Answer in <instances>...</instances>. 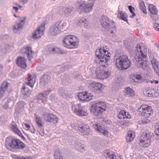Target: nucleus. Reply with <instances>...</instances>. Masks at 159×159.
Masks as SVG:
<instances>
[{
	"label": "nucleus",
	"instance_id": "nucleus-35",
	"mask_svg": "<svg viewBox=\"0 0 159 159\" xmlns=\"http://www.w3.org/2000/svg\"><path fill=\"white\" fill-rule=\"evenodd\" d=\"M21 91L23 96L25 98L28 97L31 93L30 90H28L27 91H26V87L24 84L23 85Z\"/></svg>",
	"mask_w": 159,
	"mask_h": 159
},
{
	"label": "nucleus",
	"instance_id": "nucleus-17",
	"mask_svg": "<svg viewBox=\"0 0 159 159\" xmlns=\"http://www.w3.org/2000/svg\"><path fill=\"white\" fill-rule=\"evenodd\" d=\"M9 128L12 132L20 137L23 139H25V138L22 135L21 131L17 126L15 122L13 121L11 122Z\"/></svg>",
	"mask_w": 159,
	"mask_h": 159
},
{
	"label": "nucleus",
	"instance_id": "nucleus-6",
	"mask_svg": "<svg viewBox=\"0 0 159 159\" xmlns=\"http://www.w3.org/2000/svg\"><path fill=\"white\" fill-rule=\"evenodd\" d=\"M106 105L104 102H99L93 105L91 108V112L95 116L101 117L102 113L106 110Z\"/></svg>",
	"mask_w": 159,
	"mask_h": 159
},
{
	"label": "nucleus",
	"instance_id": "nucleus-24",
	"mask_svg": "<svg viewBox=\"0 0 159 159\" xmlns=\"http://www.w3.org/2000/svg\"><path fill=\"white\" fill-rule=\"evenodd\" d=\"M26 60L23 57H18L16 60V64L21 68H25L27 66Z\"/></svg>",
	"mask_w": 159,
	"mask_h": 159
},
{
	"label": "nucleus",
	"instance_id": "nucleus-28",
	"mask_svg": "<svg viewBox=\"0 0 159 159\" xmlns=\"http://www.w3.org/2000/svg\"><path fill=\"white\" fill-rule=\"evenodd\" d=\"M118 117L120 119L129 118L130 117L129 114L124 110H121L118 113Z\"/></svg>",
	"mask_w": 159,
	"mask_h": 159
},
{
	"label": "nucleus",
	"instance_id": "nucleus-41",
	"mask_svg": "<svg viewBox=\"0 0 159 159\" xmlns=\"http://www.w3.org/2000/svg\"><path fill=\"white\" fill-rule=\"evenodd\" d=\"M93 95L91 94L86 93V94H84V101H89L91 100L92 98Z\"/></svg>",
	"mask_w": 159,
	"mask_h": 159
},
{
	"label": "nucleus",
	"instance_id": "nucleus-18",
	"mask_svg": "<svg viewBox=\"0 0 159 159\" xmlns=\"http://www.w3.org/2000/svg\"><path fill=\"white\" fill-rule=\"evenodd\" d=\"M30 125H32L31 121L29 120H25L22 124V125L23 128L26 131H30L32 133H34L35 130L33 126L30 127Z\"/></svg>",
	"mask_w": 159,
	"mask_h": 159
},
{
	"label": "nucleus",
	"instance_id": "nucleus-22",
	"mask_svg": "<svg viewBox=\"0 0 159 159\" xmlns=\"http://www.w3.org/2000/svg\"><path fill=\"white\" fill-rule=\"evenodd\" d=\"M49 93V91L44 92L43 93H40L37 96V99L40 102L43 103L46 101L48 96Z\"/></svg>",
	"mask_w": 159,
	"mask_h": 159
},
{
	"label": "nucleus",
	"instance_id": "nucleus-7",
	"mask_svg": "<svg viewBox=\"0 0 159 159\" xmlns=\"http://www.w3.org/2000/svg\"><path fill=\"white\" fill-rule=\"evenodd\" d=\"M152 135L148 131L142 132L139 138V144L142 147L148 146L151 144Z\"/></svg>",
	"mask_w": 159,
	"mask_h": 159
},
{
	"label": "nucleus",
	"instance_id": "nucleus-2",
	"mask_svg": "<svg viewBox=\"0 0 159 159\" xmlns=\"http://www.w3.org/2000/svg\"><path fill=\"white\" fill-rule=\"evenodd\" d=\"M141 46L138 44L136 46L135 58L137 62V65L138 67L144 70H147L148 67L149 62L147 61L146 53L143 52L141 49Z\"/></svg>",
	"mask_w": 159,
	"mask_h": 159
},
{
	"label": "nucleus",
	"instance_id": "nucleus-37",
	"mask_svg": "<svg viewBox=\"0 0 159 159\" xmlns=\"http://www.w3.org/2000/svg\"><path fill=\"white\" fill-rule=\"evenodd\" d=\"M119 15L118 16H119V15H120V18L122 20L124 21H126L128 23V20L127 19V16L126 14L122 11H119Z\"/></svg>",
	"mask_w": 159,
	"mask_h": 159
},
{
	"label": "nucleus",
	"instance_id": "nucleus-3",
	"mask_svg": "<svg viewBox=\"0 0 159 159\" xmlns=\"http://www.w3.org/2000/svg\"><path fill=\"white\" fill-rule=\"evenodd\" d=\"M5 146L6 148L10 150L22 149L25 147V144L20 140L10 136L6 139Z\"/></svg>",
	"mask_w": 159,
	"mask_h": 159
},
{
	"label": "nucleus",
	"instance_id": "nucleus-1",
	"mask_svg": "<svg viewBox=\"0 0 159 159\" xmlns=\"http://www.w3.org/2000/svg\"><path fill=\"white\" fill-rule=\"evenodd\" d=\"M114 59L115 60L116 66L120 70H126L131 65V63L128 56L121 53L116 52Z\"/></svg>",
	"mask_w": 159,
	"mask_h": 159
},
{
	"label": "nucleus",
	"instance_id": "nucleus-33",
	"mask_svg": "<svg viewBox=\"0 0 159 159\" xmlns=\"http://www.w3.org/2000/svg\"><path fill=\"white\" fill-rule=\"evenodd\" d=\"M148 11L149 12L153 15H156L157 14V10L156 7L153 4H150L148 6Z\"/></svg>",
	"mask_w": 159,
	"mask_h": 159
},
{
	"label": "nucleus",
	"instance_id": "nucleus-14",
	"mask_svg": "<svg viewBox=\"0 0 159 159\" xmlns=\"http://www.w3.org/2000/svg\"><path fill=\"white\" fill-rule=\"evenodd\" d=\"M45 23L43 22L34 31L32 34V38L34 39H39L43 35L44 31L45 29Z\"/></svg>",
	"mask_w": 159,
	"mask_h": 159
},
{
	"label": "nucleus",
	"instance_id": "nucleus-36",
	"mask_svg": "<svg viewBox=\"0 0 159 159\" xmlns=\"http://www.w3.org/2000/svg\"><path fill=\"white\" fill-rule=\"evenodd\" d=\"M139 7L143 12L145 13H147V11L146 10L144 2L142 0H140L139 2Z\"/></svg>",
	"mask_w": 159,
	"mask_h": 159
},
{
	"label": "nucleus",
	"instance_id": "nucleus-29",
	"mask_svg": "<svg viewBox=\"0 0 159 159\" xmlns=\"http://www.w3.org/2000/svg\"><path fill=\"white\" fill-rule=\"evenodd\" d=\"M135 133L133 131H129L126 137V141L128 143L131 142L135 137Z\"/></svg>",
	"mask_w": 159,
	"mask_h": 159
},
{
	"label": "nucleus",
	"instance_id": "nucleus-13",
	"mask_svg": "<svg viewBox=\"0 0 159 159\" xmlns=\"http://www.w3.org/2000/svg\"><path fill=\"white\" fill-rule=\"evenodd\" d=\"M102 86L100 83L93 82L89 84V89L92 92L97 94L102 91Z\"/></svg>",
	"mask_w": 159,
	"mask_h": 159
},
{
	"label": "nucleus",
	"instance_id": "nucleus-38",
	"mask_svg": "<svg viewBox=\"0 0 159 159\" xmlns=\"http://www.w3.org/2000/svg\"><path fill=\"white\" fill-rule=\"evenodd\" d=\"M35 121L38 127L40 128L43 127L44 123L43 122L41 118L36 116Z\"/></svg>",
	"mask_w": 159,
	"mask_h": 159
},
{
	"label": "nucleus",
	"instance_id": "nucleus-45",
	"mask_svg": "<svg viewBox=\"0 0 159 159\" xmlns=\"http://www.w3.org/2000/svg\"><path fill=\"white\" fill-rule=\"evenodd\" d=\"M84 94H86L85 92H83L80 93L78 94V97L79 98V99L80 100L84 101V99H85L84 98Z\"/></svg>",
	"mask_w": 159,
	"mask_h": 159
},
{
	"label": "nucleus",
	"instance_id": "nucleus-27",
	"mask_svg": "<svg viewBox=\"0 0 159 159\" xmlns=\"http://www.w3.org/2000/svg\"><path fill=\"white\" fill-rule=\"evenodd\" d=\"M151 62L155 72L158 75H159V63L156 59L152 58L151 60Z\"/></svg>",
	"mask_w": 159,
	"mask_h": 159
},
{
	"label": "nucleus",
	"instance_id": "nucleus-21",
	"mask_svg": "<svg viewBox=\"0 0 159 159\" xmlns=\"http://www.w3.org/2000/svg\"><path fill=\"white\" fill-rule=\"evenodd\" d=\"M22 52H24L26 55L27 59L29 60H30L33 57L34 54L32 51V48L30 46H27L24 48L22 49Z\"/></svg>",
	"mask_w": 159,
	"mask_h": 159
},
{
	"label": "nucleus",
	"instance_id": "nucleus-54",
	"mask_svg": "<svg viewBox=\"0 0 159 159\" xmlns=\"http://www.w3.org/2000/svg\"><path fill=\"white\" fill-rule=\"evenodd\" d=\"M149 81L151 83H152L153 82H154L156 84H158L159 82L157 80H154V81L153 80H150Z\"/></svg>",
	"mask_w": 159,
	"mask_h": 159
},
{
	"label": "nucleus",
	"instance_id": "nucleus-25",
	"mask_svg": "<svg viewBox=\"0 0 159 159\" xmlns=\"http://www.w3.org/2000/svg\"><path fill=\"white\" fill-rule=\"evenodd\" d=\"M9 84L6 81H4L2 83L0 88V98L6 94Z\"/></svg>",
	"mask_w": 159,
	"mask_h": 159
},
{
	"label": "nucleus",
	"instance_id": "nucleus-43",
	"mask_svg": "<svg viewBox=\"0 0 159 159\" xmlns=\"http://www.w3.org/2000/svg\"><path fill=\"white\" fill-rule=\"evenodd\" d=\"M156 129L155 131L156 136L155 138L156 140H159V123L156 125Z\"/></svg>",
	"mask_w": 159,
	"mask_h": 159
},
{
	"label": "nucleus",
	"instance_id": "nucleus-40",
	"mask_svg": "<svg viewBox=\"0 0 159 159\" xmlns=\"http://www.w3.org/2000/svg\"><path fill=\"white\" fill-rule=\"evenodd\" d=\"M75 148L76 150H79L80 152L84 151V145L80 143H77L75 145Z\"/></svg>",
	"mask_w": 159,
	"mask_h": 159
},
{
	"label": "nucleus",
	"instance_id": "nucleus-57",
	"mask_svg": "<svg viewBox=\"0 0 159 159\" xmlns=\"http://www.w3.org/2000/svg\"><path fill=\"white\" fill-rule=\"evenodd\" d=\"M24 157L23 156L18 157H16V159H24Z\"/></svg>",
	"mask_w": 159,
	"mask_h": 159
},
{
	"label": "nucleus",
	"instance_id": "nucleus-12",
	"mask_svg": "<svg viewBox=\"0 0 159 159\" xmlns=\"http://www.w3.org/2000/svg\"><path fill=\"white\" fill-rule=\"evenodd\" d=\"M72 110L77 115L79 116H86L88 115L87 111L84 110V107L80 104L73 106Z\"/></svg>",
	"mask_w": 159,
	"mask_h": 159
},
{
	"label": "nucleus",
	"instance_id": "nucleus-46",
	"mask_svg": "<svg viewBox=\"0 0 159 159\" xmlns=\"http://www.w3.org/2000/svg\"><path fill=\"white\" fill-rule=\"evenodd\" d=\"M130 12L132 14V16H130V17L131 18L133 17L134 16H135V13L134 12V11L135 9L134 7L131 6H128Z\"/></svg>",
	"mask_w": 159,
	"mask_h": 159
},
{
	"label": "nucleus",
	"instance_id": "nucleus-59",
	"mask_svg": "<svg viewBox=\"0 0 159 159\" xmlns=\"http://www.w3.org/2000/svg\"><path fill=\"white\" fill-rule=\"evenodd\" d=\"M155 45L159 50V44L155 43Z\"/></svg>",
	"mask_w": 159,
	"mask_h": 159
},
{
	"label": "nucleus",
	"instance_id": "nucleus-62",
	"mask_svg": "<svg viewBox=\"0 0 159 159\" xmlns=\"http://www.w3.org/2000/svg\"><path fill=\"white\" fill-rule=\"evenodd\" d=\"M14 16L15 17H17V20L18 19V16H17L15 14H14ZM18 17H20L19 16H18Z\"/></svg>",
	"mask_w": 159,
	"mask_h": 159
},
{
	"label": "nucleus",
	"instance_id": "nucleus-30",
	"mask_svg": "<svg viewBox=\"0 0 159 159\" xmlns=\"http://www.w3.org/2000/svg\"><path fill=\"white\" fill-rule=\"evenodd\" d=\"M73 7L71 6L64 7L63 9V14L66 16H70L71 15V12L73 10Z\"/></svg>",
	"mask_w": 159,
	"mask_h": 159
},
{
	"label": "nucleus",
	"instance_id": "nucleus-56",
	"mask_svg": "<svg viewBox=\"0 0 159 159\" xmlns=\"http://www.w3.org/2000/svg\"><path fill=\"white\" fill-rule=\"evenodd\" d=\"M24 159H33V158L31 156L27 157H25Z\"/></svg>",
	"mask_w": 159,
	"mask_h": 159
},
{
	"label": "nucleus",
	"instance_id": "nucleus-60",
	"mask_svg": "<svg viewBox=\"0 0 159 159\" xmlns=\"http://www.w3.org/2000/svg\"><path fill=\"white\" fill-rule=\"evenodd\" d=\"M24 3H26L27 2L28 0H21Z\"/></svg>",
	"mask_w": 159,
	"mask_h": 159
},
{
	"label": "nucleus",
	"instance_id": "nucleus-47",
	"mask_svg": "<svg viewBox=\"0 0 159 159\" xmlns=\"http://www.w3.org/2000/svg\"><path fill=\"white\" fill-rule=\"evenodd\" d=\"M25 103L23 101H20L18 103V107L20 108H23Z\"/></svg>",
	"mask_w": 159,
	"mask_h": 159
},
{
	"label": "nucleus",
	"instance_id": "nucleus-52",
	"mask_svg": "<svg viewBox=\"0 0 159 159\" xmlns=\"http://www.w3.org/2000/svg\"><path fill=\"white\" fill-rule=\"evenodd\" d=\"M136 78L137 80H141L142 79V77L140 74H137L136 75Z\"/></svg>",
	"mask_w": 159,
	"mask_h": 159
},
{
	"label": "nucleus",
	"instance_id": "nucleus-32",
	"mask_svg": "<svg viewBox=\"0 0 159 159\" xmlns=\"http://www.w3.org/2000/svg\"><path fill=\"white\" fill-rule=\"evenodd\" d=\"M105 157L107 158H110V159H113L114 155L112 152L108 149L106 150L104 152Z\"/></svg>",
	"mask_w": 159,
	"mask_h": 159
},
{
	"label": "nucleus",
	"instance_id": "nucleus-34",
	"mask_svg": "<svg viewBox=\"0 0 159 159\" xmlns=\"http://www.w3.org/2000/svg\"><path fill=\"white\" fill-rule=\"evenodd\" d=\"M78 22L80 24L86 28L89 24V21L85 18H82L79 19Z\"/></svg>",
	"mask_w": 159,
	"mask_h": 159
},
{
	"label": "nucleus",
	"instance_id": "nucleus-55",
	"mask_svg": "<svg viewBox=\"0 0 159 159\" xmlns=\"http://www.w3.org/2000/svg\"><path fill=\"white\" fill-rule=\"evenodd\" d=\"M127 123L126 121H123V122H121V125H125L126 126L127 125Z\"/></svg>",
	"mask_w": 159,
	"mask_h": 159
},
{
	"label": "nucleus",
	"instance_id": "nucleus-61",
	"mask_svg": "<svg viewBox=\"0 0 159 159\" xmlns=\"http://www.w3.org/2000/svg\"><path fill=\"white\" fill-rule=\"evenodd\" d=\"M11 101V99L10 98H8L7 100L8 103L10 102Z\"/></svg>",
	"mask_w": 159,
	"mask_h": 159
},
{
	"label": "nucleus",
	"instance_id": "nucleus-48",
	"mask_svg": "<svg viewBox=\"0 0 159 159\" xmlns=\"http://www.w3.org/2000/svg\"><path fill=\"white\" fill-rule=\"evenodd\" d=\"M150 120L148 119H144L142 120L141 124L143 125L146 124L150 122Z\"/></svg>",
	"mask_w": 159,
	"mask_h": 159
},
{
	"label": "nucleus",
	"instance_id": "nucleus-19",
	"mask_svg": "<svg viewBox=\"0 0 159 159\" xmlns=\"http://www.w3.org/2000/svg\"><path fill=\"white\" fill-rule=\"evenodd\" d=\"M93 128L99 133H101L105 136H107L108 134V132L106 130L104 127L101 126L99 124H96L94 125Z\"/></svg>",
	"mask_w": 159,
	"mask_h": 159
},
{
	"label": "nucleus",
	"instance_id": "nucleus-26",
	"mask_svg": "<svg viewBox=\"0 0 159 159\" xmlns=\"http://www.w3.org/2000/svg\"><path fill=\"white\" fill-rule=\"evenodd\" d=\"M144 94L149 97H156L154 89H153L150 87H146L143 91Z\"/></svg>",
	"mask_w": 159,
	"mask_h": 159
},
{
	"label": "nucleus",
	"instance_id": "nucleus-5",
	"mask_svg": "<svg viewBox=\"0 0 159 159\" xmlns=\"http://www.w3.org/2000/svg\"><path fill=\"white\" fill-rule=\"evenodd\" d=\"M95 0H88L87 2L84 0H78L77 2L78 10L80 12L88 13L92 10Z\"/></svg>",
	"mask_w": 159,
	"mask_h": 159
},
{
	"label": "nucleus",
	"instance_id": "nucleus-49",
	"mask_svg": "<svg viewBox=\"0 0 159 159\" xmlns=\"http://www.w3.org/2000/svg\"><path fill=\"white\" fill-rule=\"evenodd\" d=\"M153 27L156 30L159 31V23H154L153 25Z\"/></svg>",
	"mask_w": 159,
	"mask_h": 159
},
{
	"label": "nucleus",
	"instance_id": "nucleus-51",
	"mask_svg": "<svg viewBox=\"0 0 159 159\" xmlns=\"http://www.w3.org/2000/svg\"><path fill=\"white\" fill-rule=\"evenodd\" d=\"M44 119L47 121H49L50 118L49 115V114H45L44 115Z\"/></svg>",
	"mask_w": 159,
	"mask_h": 159
},
{
	"label": "nucleus",
	"instance_id": "nucleus-4",
	"mask_svg": "<svg viewBox=\"0 0 159 159\" xmlns=\"http://www.w3.org/2000/svg\"><path fill=\"white\" fill-rule=\"evenodd\" d=\"M79 42L78 38L72 35L66 36L63 41L64 46L66 48L70 49L77 48Z\"/></svg>",
	"mask_w": 159,
	"mask_h": 159
},
{
	"label": "nucleus",
	"instance_id": "nucleus-42",
	"mask_svg": "<svg viewBox=\"0 0 159 159\" xmlns=\"http://www.w3.org/2000/svg\"><path fill=\"white\" fill-rule=\"evenodd\" d=\"M58 118L55 116L50 114V122L54 124L58 122Z\"/></svg>",
	"mask_w": 159,
	"mask_h": 159
},
{
	"label": "nucleus",
	"instance_id": "nucleus-16",
	"mask_svg": "<svg viewBox=\"0 0 159 159\" xmlns=\"http://www.w3.org/2000/svg\"><path fill=\"white\" fill-rule=\"evenodd\" d=\"M25 20V17H18V22L13 26V31L16 32L21 29L24 25Z\"/></svg>",
	"mask_w": 159,
	"mask_h": 159
},
{
	"label": "nucleus",
	"instance_id": "nucleus-31",
	"mask_svg": "<svg viewBox=\"0 0 159 159\" xmlns=\"http://www.w3.org/2000/svg\"><path fill=\"white\" fill-rule=\"evenodd\" d=\"M125 94L129 97L132 98L135 95L134 91L129 87L125 88Z\"/></svg>",
	"mask_w": 159,
	"mask_h": 159
},
{
	"label": "nucleus",
	"instance_id": "nucleus-64",
	"mask_svg": "<svg viewBox=\"0 0 159 159\" xmlns=\"http://www.w3.org/2000/svg\"><path fill=\"white\" fill-rule=\"evenodd\" d=\"M133 80L135 82H137V81H136L135 80V78H134V79H133Z\"/></svg>",
	"mask_w": 159,
	"mask_h": 159
},
{
	"label": "nucleus",
	"instance_id": "nucleus-20",
	"mask_svg": "<svg viewBox=\"0 0 159 159\" xmlns=\"http://www.w3.org/2000/svg\"><path fill=\"white\" fill-rule=\"evenodd\" d=\"M79 131L85 137L88 136L89 134L90 129L89 126L87 125L84 124L81 126L78 127Z\"/></svg>",
	"mask_w": 159,
	"mask_h": 159
},
{
	"label": "nucleus",
	"instance_id": "nucleus-10",
	"mask_svg": "<svg viewBox=\"0 0 159 159\" xmlns=\"http://www.w3.org/2000/svg\"><path fill=\"white\" fill-rule=\"evenodd\" d=\"M137 112L139 115L145 117H149L152 113L151 107L146 105H142L138 108Z\"/></svg>",
	"mask_w": 159,
	"mask_h": 159
},
{
	"label": "nucleus",
	"instance_id": "nucleus-8",
	"mask_svg": "<svg viewBox=\"0 0 159 159\" xmlns=\"http://www.w3.org/2000/svg\"><path fill=\"white\" fill-rule=\"evenodd\" d=\"M101 49H97L95 52L96 55L97 57L99 59V63H102L101 64L103 66L106 67L107 66V63L109 61L108 57H110V53L108 52V53H102Z\"/></svg>",
	"mask_w": 159,
	"mask_h": 159
},
{
	"label": "nucleus",
	"instance_id": "nucleus-9",
	"mask_svg": "<svg viewBox=\"0 0 159 159\" xmlns=\"http://www.w3.org/2000/svg\"><path fill=\"white\" fill-rule=\"evenodd\" d=\"M102 26L106 29H112L115 27L114 22L110 20L107 16L102 15L100 19Z\"/></svg>",
	"mask_w": 159,
	"mask_h": 159
},
{
	"label": "nucleus",
	"instance_id": "nucleus-39",
	"mask_svg": "<svg viewBox=\"0 0 159 159\" xmlns=\"http://www.w3.org/2000/svg\"><path fill=\"white\" fill-rule=\"evenodd\" d=\"M49 78V75L45 74L43 75L41 78V82L43 84H45L46 83L48 82Z\"/></svg>",
	"mask_w": 159,
	"mask_h": 159
},
{
	"label": "nucleus",
	"instance_id": "nucleus-23",
	"mask_svg": "<svg viewBox=\"0 0 159 159\" xmlns=\"http://www.w3.org/2000/svg\"><path fill=\"white\" fill-rule=\"evenodd\" d=\"M28 81L25 84L33 88L35 82L36 77L35 75H32L29 74L28 75Z\"/></svg>",
	"mask_w": 159,
	"mask_h": 159
},
{
	"label": "nucleus",
	"instance_id": "nucleus-50",
	"mask_svg": "<svg viewBox=\"0 0 159 159\" xmlns=\"http://www.w3.org/2000/svg\"><path fill=\"white\" fill-rule=\"evenodd\" d=\"M155 93L156 94V97L159 95V86L157 87H155L154 88Z\"/></svg>",
	"mask_w": 159,
	"mask_h": 159
},
{
	"label": "nucleus",
	"instance_id": "nucleus-58",
	"mask_svg": "<svg viewBox=\"0 0 159 159\" xmlns=\"http://www.w3.org/2000/svg\"><path fill=\"white\" fill-rule=\"evenodd\" d=\"M13 8L16 11H18V8L17 7H13Z\"/></svg>",
	"mask_w": 159,
	"mask_h": 159
},
{
	"label": "nucleus",
	"instance_id": "nucleus-44",
	"mask_svg": "<svg viewBox=\"0 0 159 159\" xmlns=\"http://www.w3.org/2000/svg\"><path fill=\"white\" fill-rule=\"evenodd\" d=\"M52 51L54 53H64V51H62L61 49L58 48H54L52 50Z\"/></svg>",
	"mask_w": 159,
	"mask_h": 159
},
{
	"label": "nucleus",
	"instance_id": "nucleus-11",
	"mask_svg": "<svg viewBox=\"0 0 159 159\" xmlns=\"http://www.w3.org/2000/svg\"><path fill=\"white\" fill-rule=\"evenodd\" d=\"M95 74L97 79L103 80L109 77L111 72L107 69H102L99 67L96 69Z\"/></svg>",
	"mask_w": 159,
	"mask_h": 159
},
{
	"label": "nucleus",
	"instance_id": "nucleus-53",
	"mask_svg": "<svg viewBox=\"0 0 159 159\" xmlns=\"http://www.w3.org/2000/svg\"><path fill=\"white\" fill-rule=\"evenodd\" d=\"M99 49L102 50L101 52H102V53H105V54H106V53H108V52L106 50H104V49H102V48Z\"/></svg>",
	"mask_w": 159,
	"mask_h": 159
},
{
	"label": "nucleus",
	"instance_id": "nucleus-63",
	"mask_svg": "<svg viewBox=\"0 0 159 159\" xmlns=\"http://www.w3.org/2000/svg\"><path fill=\"white\" fill-rule=\"evenodd\" d=\"M18 6H19V8H21V6H19V5H17Z\"/></svg>",
	"mask_w": 159,
	"mask_h": 159
},
{
	"label": "nucleus",
	"instance_id": "nucleus-15",
	"mask_svg": "<svg viewBox=\"0 0 159 159\" xmlns=\"http://www.w3.org/2000/svg\"><path fill=\"white\" fill-rule=\"evenodd\" d=\"M61 22L58 21L53 24L50 28V35H56L58 34L60 31V29H62L60 25Z\"/></svg>",
	"mask_w": 159,
	"mask_h": 159
}]
</instances>
